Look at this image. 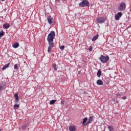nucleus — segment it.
Returning <instances> with one entry per match:
<instances>
[{
    "instance_id": "obj_19",
    "label": "nucleus",
    "mask_w": 131,
    "mask_h": 131,
    "mask_svg": "<svg viewBox=\"0 0 131 131\" xmlns=\"http://www.w3.org/2000/svg\"><path fill=\"white\" fill-rule=\"evenodd\" d=\"M53 67L55 71H57L58 70V67H57V64H56V63H54L53 64Z\"/></svg>"
},
{
    "instance_id": "obj_22",
    "label": "nucleus",
    "mask_w": 131,
    "mask_h": 131,
    "mask_svg": "<svg viewBox=\"0 0 131 131\" xmlns=\"http://www.w3.org/2000/svg\"><path fill=\"white\" fill-rule=\"evenodd\" d=\"M14 68L15 70H18V69H19V67L18 66V64H15L14 66Z\"/></svg>"
},
{
    "instance_id": "obj_11",
    "label": "nucleus",
    "mask_w": 131,
    "mask_h": 131,
    "mask_svg": "<svg viewBox=\"0 0 131 131\" xmlns=\"http://www.w3.org/2000/svg\"><path fill=\"white\" fill-rule=\"evenodd\" d=\"M97 84L98 85H103L104 84V82H103V81L101 79H99L96 82Z\"/></svg>"
},
{
    "instance_id": "obj_4",
    "label": "nucleus",
    "mask_w": 131,
    "mask_h": 131,
    "mask_svg": "<svg viewBox=\"0 0 131 131\" xmlns=\"http://www.w3.org/2000/svg\"><path fill=\"white\" fill-rule=\"evenodd\" d=\"M79 7L83 8V7H89L90 6V2L87 0H83L79 4Z\"/></svg>"
},
{
    "instance_id": "obj_14",
    "label": "nucleus",
    "mask_w": 131,
    "mask_h": 131,
    "mask_svg": "<svg viewBox=\"0 0 131 131\" xmlns=\"http://www.w3.org/2000/svg\"><path fill=\"white\" fill-rule=\"evenodd\" d=\"M10 28V24H5L3 25V28L4 29H8Z\"/></svg>"
},
{
    "instance_id": "obj_25",
    "label": "nucleus",
    "mask_w": 131,
    "mask_h": 131,
    "mask_svg": "<svg viewBox=\"0 0 131 131\" xmlns=\"http://www.w3.org/2000/svg\"><path fill=\"white\" fill-rule=\"evenodd\" d=\"M4 89V84H2L0 85V92H2Z\"/></svg>"
},
{
    "instance_id": "obj_5",
    "label": "nucleus",
    "mask_w": 131,
    "mask_h": 131,
    "mask_svg": "<svg viewBox=\"0 0 131 131\" xmlns=\"http://www.w3.org/2000/svg\"><path fill=\"white\" fill-rule=\"evenodd\" d=\"M96 21L97 23H99V24H102V23H104V22L106 21V17H98L96 19Z\"/></svg>"
},
{
    "instance_id": "obj_17",
    "label": "nucleus",
    "mask_w": 131,
    "mask_h": 131,
    "mask_svg": "<svg viewBox=\"0 0 131 131\" xmlns=\"http://www.w3.org/2000/svg\"><path fill=\"white\" fill-rule=\"evenodd\" d=\"M98 37H99V35L97 34L96 35L94 36L92 38V41H95L98 39Z\"/></svg>"
},
{
    "instance_id": "obj_29",
    "label": "nucleus",
    "mask_w": 131,
    "mask_h": 131,
    "mask_svg": "<svg viewBox=\"0 0 131 131\" xmlns=\"http://www.w3.org/2000/svg\"><path fill=\"white\" fill-rule=\"evenodd\" d=\"M123 100H126V96H123L122 97Z\"/></svg>"
},
{
    "instance_id": "obj_9",
    "label": "nucleus",
    "mask_w": 131,
    "mask_h": 131,
    "mask_svg": "<svg viewBox=\"0 0 131 131\" xmlns=\"http://www.w3.org/2000/svg\"><path fill=\"white\" fill-rule=\"evenodd\" d=\"M69 129L70 131H75L76 130V128L74 125H70L69 127Z\"/></svg>"
},
{
    "instance_id": "obj_3",
    "label": "nucleus",
    "mask_w": 131,
    "mask_h": 131,
    "mask_svg": "<svg viewBox=\"0 0 131 131\" xmlns=\"http://www.w3.org/2000/svg\"><path fill=\"white\" fill-rule=\"evenodd\" d=\"M125 9H126V4L124 2L121 3L118 7V10L119 12H124Z\"/></svg>"
},
{
    "instance_id": "obj_32",
    "label": "nucleus",
    "mask_w": 131,
    "mask_h": 131,
    "mask_svg": "<svg viewBox=\"0 0 131 131\" xmlns=\"http://www.w3.org/2000/svg\"><path fill=\"white\" fill-rule=\"evenodd\" d=\"M1 1H2V2H4L5 0H1Z\"/></svg>"
},
{
    "instance_id": "obj_18",
    "label": "nucleus",
    "mask_w": 131,
    "mask_h": 131,
    "mask_svg": "<svg viewBox=\"0 0 131 131\" xmlns=\"http://www.w3.org/2000/svg\"><path fill=\"white\" fill-rule=\"evenodd\" d=\"M13 48H14V49H17L18 47H19V43L18 42H15L14 43V45H12Z\"/></svg>"
},
{
    "instance_id": "obj_33",
    "label": "nucleus",
    "mask_w": 131,
    "mask_h": 131,
    "mask_svg": "<svg viewBox=\"0 0 131 131\" xmlns=\"http://www.w3.org/2000/svg\"><path fill=\"white\" fill-rule=\"evenodd\" d=\"M0 131H1V129H0Z\"/></svg>"
},
{
    "instance_id": "obj_7",
    "label": "nucleus",
    "mask_w": 131,
    "mask_h": 131,
    "mask_svg": "<svg viewBox=\"0 0 131 131\" xmlns=\"http://www.w3.org/2000/svg\"><path fill=\"white\" fill-rule=\"evenodd\" d=\"M93 120H94V117L93 116H90L89 119H88V121L85 125H86V124H90V123H92Z\"/></svg>"
},
{
    "instance_id": "obj_23",
    "label": "nucleus",
    "mask_w": 131,
    "mask_h": 131,
    "mask_svg": "<svg viewBox=\"0 0 131 131\" xmlns=\"http://www.w3.org/2000/svg\"><path fill=\"white\" fill-rule=\"evenodd\" d=\"M20 105L19 104H15L14 105V109H18V107H19Z\"/></svg>"
},
{
    "instance_id": "obj_8",
    "label": "nucleus",
    "mask_w": 131,
    "mask_h": 131,
    "mask_svg": "<svg viewBox=\"0 0 131 131\" xmlns=\"http://www.w3.org/2000/svg\"><path fill=\"white\" fill-rule=\"evenodd\" d=\"M15 98L14 103H19V96H18V94H15L14 95Z\"/></svg>"
},
{
    "instance_id": "obj_31",
    "label": "nucleus",
    "mask_w": 131,
    "mask_h": 131,
    "mask_svg": "<svg viewBox=\"0 0 131 131\" xmlns=\"http://www.w3.org/2000/svg\"><path fill=\"white\" fill-rule=\"evenodd\" d=\"M116 104H118V101H116Z\"/></svg>"
},
{
    "instance_id": "obj_13",
    "label": "nucleus",
    "mask_w": 131,
    "mask_h": 131,
    "mask_svg": "<svg viewBox=\"0 0 131 131\" xmlns=\"http://www.w3.org/2000/svg\"><path fill=\"white\" fill-rule=\"evenodd\" d=\"M26 128H27V125L26 124H24L19 127V129L21 130H26Z\"/></svg>"
},
{
    "instance_id": "obj_15",
    "label": "nucleus",
    "mask_w": 131,
    "mask_h": 131,
    "mask_svg": "<svg viewBox=\"0 0 131 131\" xmlns=\"http://www.w3.org/2000/svg\"><path fill=\"white\" fill-rule=\"evenodd\" d=\"M101 75H102V71H101V70H99L97 71V76L98 77H101Z\"/></svg>"
},
{
    "instance_id": "obj_30",
    "label": "nucleus",
    "mask_w": 131,
    "mask_h": 131,
    "mask_svg": "<svg viewBox=\"0 0 131 131\" xmlns=\"http://www.w3.org/2000/svg\"><path fill=\"white\" fill-rule=\"evenodd\" d=\"M55 2H57L58 3H60V0H55Z\"/></svg>"
},
{
    "instance_id": "obj_24",
    "label": "nucleus",
    "mask_w": 131,
    "mask_h": 131,
    "mask_svg": "<svg viewBox=\"0 0 131 131\" xmlns=\"http://www.w3.org/2000/svg\"><path fill=\"white\" fill-rule=\"evenodd\" d=\"M5 35V32H4V31H2V32H0V37H2V36H4Z\"/></svg>"
},
{
    "instance_id": "obj_20",
    "label": "nucleus",
    "mask_w": 131,
    "mask_h": 131,
    "mask_svg": "<svg viewBox=\"0 0 131 131\" xmlns=\"http://www.w3.org/2000/svg\"><path fill=\"white\" fill-rule=\"evenodd\" d=\"M86 121H88V118L85 117L83 120L82 124H84V125H85V123H86Z\"/></svg>"
},
{
    "instance_id": "obj_27",
    "label": "nucleus",
    "mask_w": 131,
    "mask_h": 131,
    "mask_svg": "<svg viewBox=\"0 0 131 131\" xmlns=\"http://www.w3.org/2000/svg\"><path fill=\"white\" fill-rule=\"evenodd\" d=\"M64 48H65L64 46H61L60 47V50H61V51H63V50H64Z\"/></svg>"
},
{
    "instance_id": "obj_16",
    "label": "nucleus",
    "mask_w": 131,
    "mask_h": 131,
    "mask_svg": "<svg viewBox=\"0 0 131 131\" xmlns=\"http://www.w3.org/2000/svg\"><path fill=\"white\" fill-rule=\"evenodd\" d=\"M109 131H114V127L112 125H108L107 126Z\"/></svg>"
},
{
    "instance_id": "obj_6",
    "label": "nucleus",
    "mask_w": 131,
    "mask_h": 131,
    "mask_svg": "<svg viewBox=\"0 0 131 131\" xmlns=\"http://www.w3.org/2000/svg\"><path fill=\"white\" fill-rule=\"evenodd\" d=\"M122 12H118L115 15V19L117 21L119 20L120 17H122Z\"/></svg>"
},
{
    "instance_id": "obj_1",
    "label": "nucleus",
    "mask_w": 131,
    "mask_h": 131,
    "mask_svg": "<svg viewBox=\"0 0 131 131\" xmlns=\"http://www.w3.org/2000/svg\"><path fill=\"white\" fill-rule=\"evenodd\" d=\"M55 36H56V33H55V31H52L48 34V36L47 37V40L49 45L48 49V53H49V54L51 53V51H52V48H54V47L55 44L53 43V41H54V38H55Z\"/></svg>"
},
{
    "instance_id": "obj_12",
    "label": "nucleus",
    "mask_w": 131,
    "mask_h": 131,
    "mask_svg": "<svg viewBox=\"0 0 131 131\" xmlns=\"http://www.w3.org/2000/svg\"><path fill=\"white\" fill-rule=\"evenodd\" d=\"M10 64H11V62H8L7 64H5V66H4L2 70H6V69H7V68H9V66H10Z\"/></svg>"
},
{
    "instance_id": "obj_26",
    "label": "nucleus",
    "mask_w": 131,
    "mask_h": 131,
    "mask_svg": "<svg viewBox=\"0 0 131 131\" xmlns=\"http://www.w3.org/2000/svg\"><path fill=\"white\" fill-rule=\"evenodd\" d=\"M89 51L90 52H92V51H93V46H91L89 48Z\"/></svg>"
},
{
    "instance_id": "obj_28",
    "label": "nucleus",
    "mask_w": 131,
    "mask_h": 131,
    "mask_svg": "<svg viewBox=\"0 0 131 131\" xmlns=\"http://www.w3.org/2000/svg\"><path fill=\"white\" fill-rule=\"evenodd\" d=\"M61 104H62V105H64V104H65V100H61Z\"/></svg>"
},
{
    "instance_id": "obj_10",
    "label": "nucleus",
    "mask_w": 131,
    "mask_h": 131,
    "mask_svg": "<svg viewBox=\"0 0 131 131\" xmlns=\"http://www.w3.org/2000/svg\"><path fill=\"white\" fill-rule=\"evenodd\" d=\"M47 21L49 24H52L53 23V18L51 16L47 17Z\"/></svg>"
},
{
    "instance_id": "obj_2",
    "label": "nucleus",
    "mask_w": 131,
    "mask_h": 131,
    "mask_svg": "<svg viewBox=\"0 0 131 131\" xmlns=\"http://www.w3.org/2000/svg\"><path fill=\"white\" fill-rule=\"evenodd\" d=\"M99 59L101 63H107V62L109 61L110 58L108 55L104 56L103 55H101Z\"/></svg>"
},
{
    "instance_id": "obj_21",
    "label": "nucleus",
    "mask_w": 131,
    "mask_h": 131,
    "mask_svg": "<svg viewBox=\"0 0 131 131\" xmlns=\"http://www.w3.org/2000/svg\"><path fill=\"white\" fill-rule=\"evenodd\" d=\"M56 100H52L50 102V105H54V103H56Z\"/></svg>"
}]
</instances>
